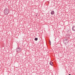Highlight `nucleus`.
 <instances>
[{
    "label": "nucleus",
    "mask_w": 75,
    "mask_h": 75,
    "mask_svg": "<svg viewBox=\"0 0 75 75\" xmlns=\"http://www.w3.org/2000/svg\"><path fill=\"white\" fill-rule=\"evenodd\" d=\"M9 13V10L8 9L6 8L4 10V14H5V15H7V14H8V13Z\"/></svg>",
    "instance_id": "obj_1"
},
{
    "label": "nucleus",
    "mask_w": 75,
    "mask_h": 75,
    "mask_svg": "<svg viewBox=\"0 0 75 75\" xmlns=\"http://www.w3.org/2000/svg\"><path fill=\"white\" fill-rule=\"evenodd\" d=\"M17 52H20L21 51V48L18 47L16 49Z\"/></svg>",
    "instance_id": "obj_2"
},
{
    "label": "nucleus",
    "mask_w": 75,
    "mask_h": 75,
    "mask_svg": "<svg viewBox=\"0 0 75 75\" xmlns=\"http://www.w3.org/2000/svg\"><path fill=\"white\" fill-rule=\"evenodd\" d=\"M72 30L74 31H75V26H73Z\"/></svg>",
    "instance_id": "obj_3"
},
{
    "label": "nucleus",
    "mask_w": 75,
    "mask_h": 75,
    "mask_svg": "<svg viewBox=\"0 0 75 75\" xmlns=\"http://www.w3.org/2000/svg\"><path fill=\"white\" fill-rule=\"evenodd\" d=\"M64 44H65V45H67L68 44V42H67L65 41H64Z\"/></svg>",
    "instance_id": "obj_4"
},
{
    "label": "nucleus",
    "mask_w": 75,
    "mask_h": 75,
    "mask_svg": "<svg viewBox=\"0 0 75 75\" xmlns=\"http://www.w3.org/2000/svg\"><path fill=\"white\" fill-rule=\"evenodd\" d=\"M51 14H52V15H53V14H54V11H52L51 12Z\"/></svg>",
    "instance_id": "obj_5"
},
{
    "label": "nucleus",
    "mask_w": 75,
    "mask_h": 75,
    "mask_svg": "<svg viewBox=\"0 0 75 75\" xmlns=\"http://www.w3.org/2000/svg\"><path fill=\"white\" fill-rule=\"evenodd\" d=\"M50 64L52 66H53V64H52V62H50Z\"/></svg>",
    "instance_id": "obj_6"
},
{
    "label": "nucleus",
    "mask_w": 75,
    "mask_h": 75,
    "mask_svg": "<svg viewBox=\"0 0 75 75\" xmlns=\"http://www.w3.org/2000/svg\"><path fill=\"white\" fill-rule=\"evenodd\" d=\"M35 41H37L38 40V38H35Z\"/></svg>",
    "instance_id": "obj_7"
},
{
    "label": "nucleus",
    "mask_w": 75,
    "mask_h": 75,
    "mask_svg": "<svg viewBox=\"0 0 75 75\" xmlns=\"http://www.w3.org/2000/svg\"><path fill=\"white\" fill-rule=\"evenodd\" d=\"M66 36H67V38H69V36H68V35H67Z\"/></svg>",
    "instance_id": "obj_8"
},
{
    "label": "nucleus",
    "mask_w": 75,
    "mask_h": 75,
    "mask_svg": "<svg viewBox=\"0 0 75 75\" xmlns=\"http://www.w3.org/2000/svg\"><path fill=\"white\" fill-rule=\"evenodd\" d=\"M67 40H68V39H66L65 40H64V41H67Z\"/></svg>",
    "instance_id": "obj_9"
},
{
    "label": "nucleus",
    "mask_w": 75,
    "mask_h": 75,
    "mask_svg": "<svg viewBox=\"0 0 75 75\" xmlns=\"http://www.w3.org/2000/svg\"><path fill=\"white\" fill-rule=\"evenodd\" d=\"M69 75H71V74H69Z\"/></svg>",
    "instance_id": "obj_10"
},
{
    "label": "nucleus",
    "mask_w": 75,
    "mask_h": 75,
    "mask_svg": "<svg viewBox=\"0 0 75 75\" xmlns=\"http://www.w3.org/2000/svg\"><path fill=\"white\" fill-rule=\"evenodd\" d=\"M50 43H51V42H50Z\"/></svg>",
    "instance_id": "obj_11"
},
{
    "label": "nucleus",
    "mask_w": 75,
    "mask_h": 75,
    "mask_svg": "<svg viewBox=\"0 0 75 75\" xmlns=\"http://www.w3.org/2000/svg\"><path fill=\"white\" fill-rule=\"evenodd\" d=\"M50 44H51V43H50Z\"/></svg>",
    "instance_id": "obj_12"
}]
</instances>
